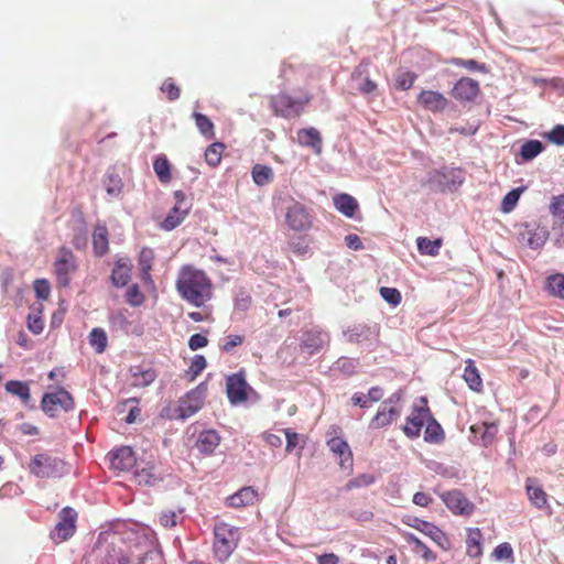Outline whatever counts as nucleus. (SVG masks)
<instances>
[{"label": "nucleus", "instance_id": "nucleus-1", "mask_svg": "<svg viewBox=\"0 0 564 564\" xmlns=\"http://www.w3.org/2000/svg\"><path fill=\"white\" fill-rule=\"evenodd\" d=\"M145 543L127 541L118 534L99 536L90 557L96 564H144Z\"/></svg>", "mask_w": 564, "mask_h": 564}, {"label": "nucleus", "instance_id": "nucleus-2", "mask_svg": "<svg viewBox=\"0 0 564 564\" xmlns=\"http://www.w3.org/2000/svg\"><path fill=\"white\" fill-rule=\"evenodd\" d=\"M180 296L195 307H205L214 297V283L207 273L192 264L183 265L175 282Z\"/></svg>", "mask_w": 564, "mask_h": 564}, {"label": "nucleus", "instance_id": "nucleus-3", "mask_svg": "<svg viewBox=\"0 0 564 564\" xmlns=\"http://www.w3.org/2000/svg\"><path fill=\"white\" fill-rule=\"evenodd\" d=\"M313 99V95L307 89H299L296 96L286 91H280L270 97V108L274 116L285 119L299 118L305 111Z\"/></svg>", "mask_w": 564, "mask_h": 564}, {"label": "nucleus", "instance_id": "nucleus-4", "mask_svg": "<svg viewBox=\"0 0 564 564\" xmlns=\"http://www.w3.org/2000/svg\"><path fill=\"white\" fill-rule=\"evenodd\" d=\"M240 541L239 529L225 522H219L214 528V553L219 562L229 558Z\"/></svg>", "mask_w": 564, "mask_h": 564}, {"label": "nucleus", "instance_id": "nucleus-5", "mask_svg": "<svg viewBox=\"0 0 564 564\" xmlns=\"http://www.w3.org/2000/svg\"><path fill=\"white\" fill-rule=\"evenodd\" d=\"M401 395L393 393L380 405L377 414L371 419L369 427L380 430L390 426L402 413Z\"/></svg>", "mask_w": 564, "mask_h": 564}, {"label": "nucleus", "instance_id": "nucleus-6", "mask_svg": "<svg viewBox=\"0 0 564 564\" xmlns=\"http://www.w3.org/2000/svg\"><path fill=\"white\" fill-rule=\"evenodd\" d=\"M64 467L65 463L62 459L46 454L35 455L29 464L30 473L39 478L59 476Z\"/></svg>", "mask_w": 564, "mask_h": 564}, {"label": "nucleus", "instance_id": "nucleus-7", "mask_svg": "<svg viewBox=\"0 0 564 564\" xmlns=\"http://www.w3.org/2000/svg\"><path fill=\"white\" fill-rule=\"evenodd\" d=\"M430 412L426 398H421L420 404H415L405 419V424L402 427L403 433L411 440L417 438L426 420L430 419Z\"/></svg>", "mask_w": 564, "mask_h": 564}, {"label": "nucleus", "instance_id": "nucleus-8", "mask_svg": "<svg viewBox=\"0 0 564 564\" xmlns=\"http://www.w3.org/2000/svg\"><path fill=\"white\" fill-rule=\"evenodd\" d=\"M53 267L58 285L68 286L70 274L77 270L76 258L73 251L66 247H61Z\"/></svg>", "mask_w": 564, "mask_h": 564}, {"label": "nucleus", "instance_id": "nucleus-9", "mask_svg": "<svg viewBox=\"0 0 564 564\" xmlns=\"http://www.w3.org/2000/svg\"><path fill=\"white\" fill-rule=\"evenodd\" d=\"M43 411L54 417L58 411H70L74 409V399L65 389H58L55 392L45 393L41 402Z\"/></svg>", "mask_w": 564, "mask_h": 564}, {"label": "nucleus", "instance_id": "nucleus-10", "mask_svg": "<svg viewBox=\"0 0 564 564\" xmlns=\"http://www.w3.org/2000/svg\"><path fill=\"white\" fill-rule=\"evenodd\" d=\"M285 221L294 231H306L313 226V215L303 204L293 202L286 207Z\"/></svg>", "mask_w": 564, "mask_h": 564}, {"label": "nucleus", "instance_id": "nucleus-11", "mask_svg": "<svg viewBox=\"0 0 564 564\" xmlns=\"http://www.w3.org/2000/svg\"><path fill=\"white\" fill-rule=\"evenodd\" d=\"M440 497L455 516L470 517L475 511V505L458 489L444 491Z\"/></svg>", "mask_w": 564, "mask_h": 564}, {"label": "nucleus", "instance_id": "nucleus-12", "mask_svg": "<svg viewBox=\"0 0 564 564\" xmlns=\"http://www.w3.org/2000/svg\"><path fill=\"white\" fill-rule=\"evenodd\" d=\"M251 387L246 380L243 370L232 373L226 380V393L231 404L243 403L248 400V391Z\"/></svg>", "mask_w": 564, "mask_h": 564}, {"label": "nucleus", "instance_id": "nucleus-13", "mask_svg": "<svg viewBox=\"0 0 564 564\" xmlns=\"http://www.w3.org/2000/svg\"><path fill=\"white\" fill-rule=\"evenodd\" d=\"M58 518L59 520L52 533V539L56 543L64 542L74 535L76 531L77 513L73 508L65 507L61 510Z\"/></svg>", "mask_w": 564, "mask_h": 564}, {"label": "nucleus", "instance_id": "nucleus-14", "mask_svg": "<svg viewBox=\"0 0 564 564\" xmlns=\"http://www.w3.org/2000/svg\"><path fill=\"white\" fill-rule=\"evenodd\" d=\"M328 435L332 437L327 441V446L340 458V466L351 465L352 454L348 443L341 437V427L333 425Z\"/></svg>", "mask_w": 564, "mask_h": 564}, {"label": "nucleus", "instance_id": "nucleus-15", "mask_svg": "<svg viewBox=\"0 0 564 564\" xmlns=\"http://www.w3.org/2000/svg\"><path fill=\"white\" fill-rule=\"evenodd\" d=\"M174 197L176 199V204L162 223V228L165 230L176 228L185 219L191 208L186 202L185 194L182 191H176L174 193Z\"/></svg>", "mask_w": 564, "mask_h": 564}, {"label": "nucleus", "instance_id": "nucleus-16", "mask_svg": "<svg viewBox=\"0 0 564 564\" xmlns=\"http://www.w3.org/2000/svg\"><path fill=\"white\" fill-rule=\"evenodd\" d=\"M409 527L414 528L415 530L420 531L424 535L429 536L432 541H434L438 546H441L443 550H447L448 546L446 545L448 543V539L446 534L434 523H431L429 521L413 518L408 521H404Z\"/></svg>", "mask_w": 564, "mask_h": 564}, {"label": "nucleus", "instance_id": "nucleus-17", "mask_svg": "<svg viewBox=\"0 0 564 564\" xmlns=\"http://www.w3.org/2000/svg\"><path fill=\"white\" fill-rule=\"evenodd\" d=\"M479 93V83L470 77H462L452 89L453 98L460 102L475 100Z\"/></svg>", "mask_w": 564, "mask_h": 564}, {"label": "nucleus", "instance_id": "nucleus-18", "mask_svg": "<svg viewBox=\"0 0 564 564\" xmlns=\"http://www.w3.org/2000/svg\"><path fill=\"white\" fill-rule=\"evenodd\" d=\"M417 102L432 112H441L448 106V99L443 94L425 89L419 94Z\"/></svg>", "mask_w": 564, "mask_h": 564}, {"label": "nucleus", "instance_id": "nucleus-19", "mask_svg": "<svg viewBox=\"0 0 564 564\" xmlns=\"http://www.w3.org/2000/svg\"><path fill=\"white\" fill-rule=\"evenodd\" d=\"M110 465L119 471L130 470L135 465V456L131 447L121 446L110 453Z\"/></svg>", "mask_w": 564, "mask_h": 564}, {"label": "nucleus", "instance_id": "nucleus-20", "mask_svg": "<svg viewBox=\"0 0 564 564\" xmlns=\"http://www.w3.org/2000/svg\"><path fill=\"white\" fill-rule=\"evenodd\" d=\"M131 386L134 388H145L155 381L156 371L144 365L130 367Z\"/></svg>", "mask_w": 564, "mask_h": 564}, {"label": "nucleus", "instance_id": "nucleus-21", "mask_svg": "<svg viewBox=\"0 0 564 564\" xmlns=\"http://www.w3.org/2000/svg\"><path fill=\"white\" fill-rule=\"evenodd\" d=\"M297 142L302 147L311 148L316 154L322 153V137L319 131L313 127L299 130Z\"/></svg>", "mask_w": 564, "mask_h": 564}, {"label": "nucleus", "instance_id": "nucleus-22", "mask_svg": "<svg viewBox=\"0 0 564 564\" xmlns=\"http://www.w3.org/2000/svg\"><path fill=\"white\" fill-rule=\"evenodd\" d=\"M258 499V491L253 487H243L227 498V505L232 508H242L253 505Z\"/></svg>", "mask_w": 564, "mask_h": 564}, {"label": "nucleus", "instance_id": "nucleus-23", "mask_svg": "<svg viewBox=\"0 0 564 564\" xmlns=\"http://www.w3.org/2000/svg\"><path fill=\"white\" fill-rule=\"evenodd\" d=\"M466 554L473 558H479L482 555V533L479 528H468L466 530Z\"/></svg>", "mask_w": 564, "mask_h": 564}, {"label": "nucleus", "instance_id": "nucleus-24", "mask_svg": "<svg viewBox=\"0 0 564 564\" xmlns=\"http://www.w3.org/2000/svg\"><path fill=\"white\" fill-rule=\"evenodd\" d=\"M470 432L476 436L479 434L480 443L487 447L491 445L498 433V425L495 422L491 423H478L470 426Z\"/></svg>", "mask_w": 564, "mask_h": 564}, {"label": "nucleus", "instance_id": "nucleus-25", "mask_svg": "<svg viewBox=\"0 0 564 564\" xmlns=\"http://www.w3.org/2000/svg\"><path fill=\"white\" fill-rule=\"evenodd\" d=\"M220 443V436L215 430H206L199 433L196 447L203 454H212Z\"/></svg>", "mask_w": 564, "mask_h": 564}, {"label": "nucleus", "instance_id": "nucleus-26", "mask_svg": "<svg viewBox=\"0 0 564 564\" xmlns=\"http://www.w3.org/2000/svg\"><path fill=\"white\" fill-rule=\"evenodd\" d=\"M434 180L441 185L452 189L463 183V173L460 170L444 167L442 171H436Z\"/></svg>", "mask_w": 564, "mask_h": 564}, {"label": "nucleus", "instance_id": "nucleus-27", "mask_svg": "<svg viewBox=\"0 0 564 564\" xmlns=\"http://www.w3.org/2000/svg\"><path fill=\"white\" fill-rule=\"evenodd\" d=\"M403 539L405 542L410 545H413V552L416 554H420L423 560L426 562H434L436 561L437 556L436 554L419 538H416L414 534L410 532H403L402 533Z\"/></svg>", "mask_w": 564, "mask_h": 564}, {"label": "nucleus", "instance_id": "nucleus-28", "mask_svg": "<svg viewBox=\"0 0 564 564\" xmlns=\"http://www.w3.org/2000/svg\"><path fill=\"white\" fill-rule=\"evenodd\" d=\"M93 248L95 254L98 257H101L108 252V229L105 225H96L93 234Z\"/></svg>", "mask_w": 564, "mask_h": 564}, {"label": "nucleus", "instance_id": "nucleus-29", "mask_svg": "<svg viewBox=\"0 0 564 564\" xmlns=\"http://www.w3.org/2000/svg\"><path fill=\"white\" fill-rule=\"evenodd\" d=\"M445 437L444 430L430 412V419L425 422L424 441L427 443L438 444Z\"/></svg>", "mask_w": 564, "mask_h": 564}, {"label": "nucleus", "instance_id": "nucleus-30", "mask_svg": "<svg viewBox=\"0 0 564 564\" xmlns=\"http://www.w3.org/2000/svg\"><path fill=\"white\" fill-rule=\"evenodd\" d=\"M465 364L466 367L464 370L463 378L471 390L479 392L482 388V379L479 375V371L475 366L474 360L467 359Z\"/></svg>", "mask_w": 564, "mask_h": 564}, {"label": "nucleus", "instance_id": "nucleus-31", "mask_svg": "<svg viewBox=\"0 0 564 564\" xmlns=\"http://www.w3.org/2000/svg\"><path fill=\"white\" fill-rule=\"evenodd\" d=\"M347 340L351 344H364L366 341H377L379 334L372 332L369 327L360 326L351 329L348 334H345Z\"/></svg>", "mask_w": 564, "mask_h": 564}, {"label": "nucleus", "instance_id": "nucleus-32", "mask_svg": "<svg viewBox=\"0 0 564 564\" xmlns=\"http://www.w3.org/2000/svg\"><path fill=\"white\" fill-rule=\"evenodd\" d=\"M335 207L345 216L354 217L358 209L357 200L349 194H339L334 197Z\"/></svg>", "mask_w": 564, "mask_h": 564}, {"label": "nucleus", "instance_id": "nucleus-33", "mask_svg": "<svg viewBox=\"0 0 564 564\" xmlns=\"http://www.w3.org/2000/svg\"><path fill=\"white\" fill-rule=\"evenodd\" d=\"M544 289L550 296L564 300V274L554 273L547 276Z\"/></svg>", "mask_w": 564, "mask_h": 564}, {"label": "nucleus", "instance_id": "nucleus-34", "mask_svg": "<svg viewBox=\"0 0 564 564\" xmlns=\"http://www.w3.org/2000/svg\"><path fill=\"white\" fill-rule=\"evenodd\" d=\"M530 481L531 479L529 478L525 486L530 502L538 509L545 508L547 506L546 492L541 487L531 485Z\"/></svg>", "mask_w": 564, "mask_h": 564}, {"label": "nucleus", "instance_id": "nucleus-35", "mask_svg": "<svg viewBox=\"0 0 564 564\" xmlns=\"http://www.w3.org/2000/svg\"><path fill=\"white\" fill-rule=\"evenodd\" d=\"M417 250L421 254L436 257L440 253V249L443 245V239L437 238L431 240L426 237H419L416 239Z\"/></svg>", "mask_w": 564, "mask_h": 564}, {"label": "nucleus", "instance_id": "nucleus-36", "mask_svg": "<svg viewBox=\"0 0 564 564\" xmlns=\"http://www.w3.org/2000/svg\"><path fill=\"white\" fill-rule=\"evenodd\" d=\"M154 261V252L151 248L144 247L139 254V267L143 280H151L150 271L152 270Z\"/></svg>", "mask_w": 564, "mask_h": 564}, {"label": "nucleus", "instance_id": "nucleus-37", "mask_svg": "<svg viewBox=\"0 0 564 564\" xmlns=\"http://www.w3.org/2000/svg\"><path fill=\"white\" fill-rule=\"evenodd\" d=\"M226 147L223 142H214L212 143L205 151V161L206 163L212 166L216 167L220 164L223 153L225 151Z\"/></svg>", "mask_w": 564, "mask_h": 564}, {"label": "nucleus", "instance_id": "nucleus-38", "mask_svg": "<svg viewBox=\"0 0 564 564\" xmlns=\"http://www.w3.org/2000/svg\"><path fill=\"white\" fill-rule=\"evenodd\" d=\"M153 170L161 183L166 184L172 180L171 164L165 156L161 155L154 160Z\"/></svg>", "mask_w": 564, "mask_h": 564}, {"label": "nucleus", "instance_id": "nucleus-39", "mask_svg": "<svg viewBox=\"0 0 564 564\" xmlns=\"http://www.w3.org/2000/svg\"><path fill=\"white\" fill-rule=\"evenodd\" d=\"M328 343V335L321 330H311L306 333L304 346L316 351L323 348Z\"/></svg>", "mask_w": 564, "mask_h": 564}, {"label": "nucleus", "instance_id": "nucleus-40", "mask_svg": "<svg viewBox=\"0 0 564 564\" xmlns=\"http://www.w3.org/2000/svg\"><path fill=\"white\" fill-rule=\"evenodd\" d=\"M89 345L95 349L97 354H101L106 350L108 338L107 334L102 328H94L88 336Z\"/></svg>", "mask_w": 564, "mask_h": 564}, {"label": "nucleus", "instance_id": "nucleus-41", "mask_svg": "<svg viewBox=\"0 0 564 564\" xmlns=\"http://www.w3.org/2000/svg\"><path fill=\"white\" fill-rule=\"evenodd\" d=\"M252 178L259 186L267 185L273 180V171L268 165L256 164L252 167Z\"/></svg>", "mask_w": 564, "mask_h": 564}, {"label": "nucleus", "instance_id": "nucleus-42", "mask_svg": "<svg viewBox=\"0 0 564 564\" xmlns=\"http://www.w3.org/2000/svg\"><path fill=\"white\" fill-rule=\"evenodd\" d=\"M193 117L200 133L207 139H214L215 131L212 120L207 116L199 112H194Z\"/></svg>", "mask_w": 564, "mask_h": 564}, {"label": "nucleus", "instance_id": "nucleus-43", "mask_svg": "<svg viewBox=\"0 0 564 564\" xmlns=\"http://www.w3.org/2000/svg\"><path fill=\"white\" fill-rule=\"evenodd\" d=\"M130 280V268L126 264L117 262L111 273V281L113 285L121 288L127 285Z\"/></svg>", "mask_w": 564, "mask_h": 564}, {"label": "nucleus", "instance_id": "nucleus-44", "mask_svg": "<svg viewBox=\"0 0 564 564\" xmlns=\"http://www.w3.org/2000/svg\"><path fill=\"white\" fill-rule=\"evenodd\" d=\"M543 150V144L538 140H529L521 147L520 154L523 160L529 161L540 154Z\"/></svg>", "mask_w": 564, "mask_h": 564}, {"label": "nucleus", "instance_id": "nucleus-45", "mask_svg": "<svg viewBox=\"0 0 564 564\" xmlns=\"http://www.w3.org/2000/svg\"><path fill=\"white\" fill-rule=\"evenodd\" d=\"M6 389L8 392L18 395L24 401L30 399V389L24 382L14 380L8 381L6 383Z\"/></svg>", "mask_w": 564, "mask_h": 564}, {"label": "nucleus", "instance_id": "nucleus-46", "mask_svg": "<svg viewBox=\"0 0 564 564\" xmlns=\"http://www.w3.org/2000/svg\"><path fill=\"white\" fill-rule=\"evenodd\" d=\"M373 482H375V476L373 475L361 474V475H358L357 477L350 479L346 484L345 489L347 491H350V490H354L356 488L368 487V486L372 485Z\"/></svg>", "mask_w": 564, "mask_h": 564}, {"label": "nucleus", "instance_id": "nucleus-47", "mask_svg": "<svg viewBox=\"0 0 564 564\" xmlns=\"http://www.w3.org/2000/svg\"><path fill=\"white\" fill-rule=\"evenodd\" d=\"M451 63L453 65L464 67V68H466L469 72H480V73H486L487 72L486 64L478 63L475 59H464V58H457L456 57V58H453L451 61Z\"/></svg>", "mask_w": 564, "mask_h": 564}, {"label": "nucleus", "instance_id": "nucleus-48", "mask_svg": "<svg viewBox=\"0 0 564 564\" xmlns=\"http://www.w3.org/2000/svg\"><path fill=\"white\" fill-rule=\"evenodd\" d=\"M126 300L131 306H140L144 302V295L140 291L139 285L133 284L128 288L126 293Z\"/></svg>", "mask_w": 564, "mask_h": 564}, {"label": "nucleus", "instance_id": "nucleus-49", "mask_svg": "<svg viewBox=\"0 0 564 564\" xmlns=\"http://www.w3.org/2000/svg\"><path fill=\"white\" fill-rule=\"evenodd\" d=\"M521 192H522L521 188H516V189L510 191L503 197L502 203H501V209L505 213H509L514 208V206L517 205V203L520 198Z\"/></svg>", "mask_w": 564, "mask_h": 564}, {"label": "nucleus", "instance_id": "nucleus-50", "mask_svg": "<svg viewBox=\"0 0 564 564\" xmlns=\"http://www.w3.org/2000/svg\"><path fill=\"white\" fill-rule=\"evenodd\" d=\"M134 478L140 485H153L156 481L153 467L139 469L134 473Z\"/></svg>", "mask_w": 564, "mask_h": 564}, {"label": "nucleus", "instance_id": "nucleus-51", "mask_svg": "<svg viewBox=\"0 0 564 564\" xmlns=\"http://www.w3.org/2000/svg\"><path fill=\"white\" fill-rule=\"evenodd\" d=\"M161 90L166 94V97L170 101H174L181 96V89L172 78H167L163 82Z\"/></svg>", "mask_w": 564, "mask_h": 564}, {"label": "nucleus", "instance_id": "nucleus-52", "mask_svg": "<svg viewBox=\"0 0 564 564\" xmlns=\"http://www.w3.org/2000/svg\"><path fill=\"white\" fill-rule=\"evenodd\" d=\"M380 295L389 304L397 306L401 303L402 296L398 289L383 286L380 289Z\"/></svg>", "mask_w": 564, "mask_h": 564}, {"label": "nucleus", "instance_id": "nucleus-53", "mask_svg": "<svg viewBox=\"0 0 564 564\" xmlns=\"http://www.w3.org/2000/svg\"><path fill=\"white\" fill-rule=\"evenodd\" d=\"M416 74L413 73V72H403L401 74L398 75L397 77V88L398 89H401V90H408L410 89L415 79H416Z\"/></svg>", "mask_w": 564, "mask_h": 564}, {"label": "nucleus", "instance_id": "nucleus-54", "mask_svg": "<svg viewBox=\"0 0 564 564\" xmlns=\"http://www.w3.org/2000/svg\"><path fill=\"white\" fill-rule=\"evenodd\" d=\"M551 214L564 221V195L554 196L550 205Z\"/></svg>", "mask_w": 564, "mask_h": 564}, {"label": "nucleus", "instance_id": "nucleus-55", "mask_svg": "<svg viewBox=\"0 0 564 564\" xmlns=\"http://www.w3.org/2000/svg\"><path fill=\"white\" fill-rule=\"evenodd\" d=\"M492 556L497 561L512 560L513 550L509 543L505 542L496 546V549L492 552Z\"/></svg>", "mask_w": 564, "mask_h": 564}, {"label": "nucleus", "instance_id": "nucleus-56", "mask_svg": "<svg viewBox=\"0 0 564 564\" xmlns=\"http://www.w3.org/2000/svg\"><path fill=\"white\" fill-rule=\"evenodd\" d=\"M34 292L37 299L47 300L51 295V285L48 281L45 279L35 280Z\"/></svg>", "mask_w": 564, "mask_h": 564}, {"label": "nucleus", "instance_id": "nucleus-57", "mask_svg": "<svg viewBox=\"0 0 564 564\" xmlns=\"http://www.w3.org/2000/svg\"><path fill=\"white\" fill-rule=\"evenodd\" d=\"M252 305V297L246 291H240L235 299V308L241 312L248 311Z\"/></svg>", "mask_w": 564, "mask_h": 564}, {"label": "nucleus", "instance_id": "nucleus-58", "mask_svg": "<svg viewBox=\"0 0 564 564\" xmlns=\"http://www.w3.org/2000/svg\"><path fill=\"white\" fill-rule=\"evenodd\" d=\"M206 359L202 355H196L191 362L188 368V373L192 375V379H195L205 368H206Z\"/></svg>", "mask_w": 564, "mask_h": 564}, {"label": "nucleus", "instance_id": "nucleus-59", "mask_svg": "<svg viewBox=\"0 0 564 564\" xmlns=\"http://www.w3.org/2000/svg\"><path fill=\"white\" fill-rule=\"evenodd\" d=\"M245 341L242 335H228L220 346V349L225 352H230L235 347L240 346Z\"/></svg>", "mask_w": 564, "mask_h": 564}, {"label": "nucleus", "instance_id": "nucleus-60", "mask_svg": "<svg viewBox=\"0 0 564 564\" xmlns=\"http://www.w3.org/2000/svg\"><path fill=\"white\" fill-rule=\"evenodd\" d=\"M28 328L35 335H39L43 332L44 323L40 314H29Z\"/></svg>", "mask_w": 564, "mask_h": 564}, {"label": "nucleus", "instance_id": "nucleus-61", "mask_svg": "<svg viewBox=\"0 0 564 564\" xmlns=\"http://www.w3.org/2000/svg\"><path fill=\"white\" fill-rule=\"evenodd\" d=\"M188 317L193 322H196V323L204 322V321H212L213 319L212 307L207 306V304H206L202 311H195V312L188 313Z\"/></svg>", "mask_w": 564, "mask_h": 564}, {"label": "nucleus", "instance_id": "nucleus-62", "mask_svg": "<svg viewBox=\"0 0 564 564\" xmlns=\"http://www.w3.org/2000/svg\"><path fill=\"white\" fill-rule=\"evenodd\" d=\"M208 339L205 335L194 334L188 339V347L191 350H197L207 346Z\"/></svg>", "mask_w": 564, "mask_h": 564}, {"label": "nucleus", "instance_id": "nucleus-63", "mask_svg": "<svg viewBox=\"0 0 564 564\" xmlns=\"http://www.w3.org/2000/svg\"><path fill=\"white\" fill-rule=\"evenodd\" d=\"M549 140L555 144H564V126H555L549 133Z\"/></svg>", "mask_w": 564, "mask_h": 564}, {"label": "nucleus", "instance_id": "nucleus-64", "mask_svg": "<svg viewBox=\"0 0 564 564\" xmlns=\"http://www.w3.org/2000/svg\"><path fill=\"white\" fill-rule=\"evenodd\" d=\"M317 564H339V557L335 553H326L316 557Z\"/></svg>", "mask_w": 564, "mask_h": 564}]
</instances>
